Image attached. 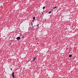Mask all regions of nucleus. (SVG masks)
<instances>
[{
  "label": "nucleus",
  "mask_w": 78,
  "mask_h": 78,
  "mask_svg": "<svg viewBox=\"0 0 78 78\" xmlns=\"http://www.w3.org/2000/svg\"><path fill=\"white\" fill-rule=\"evenodd\" d=\"M16 39L17 40H20V37H18L16 38Z\"/></svg>",
  "instance_id": "nucleus-2"
},
{
  "label": "nucleus",
  "mask_w": 78,
  "mask_h": 78,
  "mask_svg": "<svg viewBox=\"0 0 78 78\" xmlns=\"http://www.w3.org/2000/svg\"><path fill=\"white\" fill-rule=\"evenodd\" d=\"M45 6H44L43 8V9H45Z\"/></svg>",
  "instance_id": "nucleus-6"
},
{
  "label": "nucleus",
  "mask_w": 78,
  "mask_h": 78,
  "mask_svg": "<svg viewBox=\"0 0 78 78\" xmlns=\"http://www.w3.org/2000/svg\"><path fill=\"white\" fill-rule=\"evenodd\" d=\"M48 78H50V77H48Z\"/></svg>",
  "instance_id": "nucleus-14"
},
{
  "label": "nucleus",
  "mask_w": 78,
  "mask_h": 78,
  "mask_svg": "<svg viewBox=\"0 0 78 78\" xmlns=\"http://www.w3.org/2000/svg\"><path fill=\"white\" fill-rule=\"evenodd\" d=\"M57 8V6H56L54 7V8H53V9L52 10H53V9H56V8Z\"/></svg>",
  "instance_id": "nucleus-3"
},
{
  "label": "nucleus",
  "mask_w": 78,
  "mask_h": 78,
  "mask_svg": "<svg viewBox=\"0 0 78 78\" xmlns=\"http://www.w3.org/2000/svg\"><path fill=\"white\" fill-rule=\"evenodd\" d=\"M51 12V11L49 12V14H50Z\"/></svg>",
  "instance_id": "nucleus-9"
},
{
  "label": "nucleus",
  "mask_w": 78,
  "mask_h": 78,
  "mask_svg": "<svg viewBox=\"0 0 78 78\" xmlns=\"http://www.w3.org/2000/svg\"><path fill=\"white\" fill-rule=\"evenodd\" d=\"M11 70H12V69L11 68Z\"/></svg>",
  "instance_id": "nucleus-13"
},
{
  "label": "nucleus",
  "mask_w": 78,
  "mask_h": 78,
  "mask_svg": "<svg viewBox=\"0 0 78 78\" xmlns=\"http://www.w3.org/2000/svg\"><path fill=\"white\" fill-rule=\"evenodd\" d=\"M34 59H33V60H32V61L34 62Z\"/></svg>",
  "instance_id": "nucleus-11"
},
{
  "label": "nucleus",
  "mask_w": 78,
  "mask_h": 78,
  "mask_svg": "<svg viewBox=\"0 0 78 78\" xmlns=\"http://www.w3.org/2000/svg\"><path fill=\"white\" fill-rule=\"evenodd\" d=\"M33 20H35V17L34 16L33 18Z\"/></svg>",
  "instance_id": "nucleus-8"
},
{
  "label": "nucleus",
  "mask_w": 78,
  "mask_h": 78,
  "mask_svg": "<svg viewBox=\"0 0 78 78\" xmlns=\"http://www.w3.org/2000/svg\"><path fill=\"white\" fill-rule=\"evenodd\" d=\"M39 25H38L37 26V27L36 28V29H38V28H39V27H39Z\"/></svg>",
  "instance_id": "nucleus-5"
},
{
  "label": "nucleus",
  "mask_w": 78,
  "mask_h": 78,
  "mask_svg": "<svg viewBox=\"0 0 78 78\" xmlns=\"http://www.w3.org/2000/svg\"><path fill=\"white\" fill-rule=\"evenodd\" d=\"M36 57H35L33 59L35 61V60H36Z\"/></svg>",
  "instance_id": "nucleus-7"
},
{
  "label": "nucleus",
  "mask_w": 78,
  "mask_h": 78,
  "mask_svg": "<svg viewBox=\"0 0 78 78\" xmlns=\"http://www.w3.org/2000/svg\"><path fill=\"white\" fill-rule=\"evenodd\" d=\"M32 22H34V20H33L32 21Z\"/></svg>",
  "instance_id": "nucleus-12"
},
{
  "label": "nucleus",
  "mask_w": 78,
  "mask_h": 78,
  "mask_svg": "<svg viewBox=\"0 0 78 78\" xmlns=\"http://www.w3.org/2000/svg\"><path fill=\"white\" fill-rule=\"evenodd\" d=\"M31 25H32V27H33V23H31Z\"/></svg>",
  "instance_id": "nucleus-10"
},
{
  "label": "nucleus",
  "mask_w": 78,
  "mask_h": 78,
  "mask_svg": "<svg viewBox=\"0 0 78 78\" xmlns=\"http://www.w3.org/2000/svg\"><path fill=\"white\" fill-rule=\"evenodd\" d=\"M12 76L13 78H15V76H14V73L13 72L12 73Z\"/></svg>",
  "instance_id": "nucleus-1"
},
{
  "label": "nucleus",
  "mask_w": 78,
  "mask_h": 78,
  "mask_svg": "<svg viewBox=\"0 0 78 78\" xmlns=\"http://www.w3.org/2000/svg\"><path fill=\"white\" fill-rule=\"evenodd\" d=\"M72 55H69V58H71V57H72Z\"/></svg>",
  "instance_id": "nucleus-4"
}]
</instances>
